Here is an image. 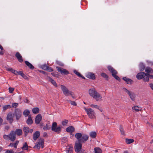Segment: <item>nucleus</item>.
<instances>
[{"label": "nucleus", "mask_w": 153, "mask_h": 153, "mask_svg": "<svg viewBox=\"0 0 153 153\" xmlns=\"http://www.w3.org/2000/svg\"><path fill=\"white\" fill-rule=\"evenodd\" d=\"M88 92L90 95L95 99L97 101L101 100L102 98L101 95L97 92L94 88L89 89Z\"/></svg>", "instance_id": "obj_1"}, {"label": "nucleus", "mask_w": 153, "mask_h": 153, "mask_svg": "<svg viewBox=\"0 0 153 153\" xmlns=\"http://www.w3.org/2000/svg\"><path fill=\"white\" fill-rule=\"evenodd\" d=\"M3 137L6 140H10L12 141H13L16 139V135L15 132L14 131H12L9 134L4 135Z\"/></svg>", "instance_id": "obj_2"}, {"label": "nucleus", "mask_w": 153, "mask_h": 153, "mask_svg": "<svg viewBox=\"0 0 153 153\" xmlns=\"http://www.w3.org/2000/svg\"><path fill=\"white\" fill-rule=\"evenodd\" d=\"M107 68L108 71L111 73L113 76L118 81H120V78L116 75V74H117V72L116 70L111 66H108Z\"/></svg>", "instance_id": "obj_3"}, {"label": "nucleus", "mask_w": 153, "mask_h": 153, "mask_svg": "<svg viewBox=\"0 0 153 153\" xmlns=\"http://www.w3.org/2000/svg\"><path fill=\"white\" fill-rule=\"evenodd\" d=\"M57 124L56 122H53L52 123L51 130L54 132L59 133L61 131V127L60 126H59L57 127Z\"/></svg>", "instance_id": "obj_4"}, {"label": "nucleus", "mask_w": 153, "mask_h": 153, "mask_svg": "<svg viewBox=\"0 0 153 153\" xmlns=\"http://www.w3.org/2000/svg\"><path fill=\"white\" fill-rule=\"evenodd\" d=\"M123 89L125 92H126L129 96L130 98L133 101L135 100L136 95L134 92L130 91L126 88H123Z\"/></svg>", "instance_id": "obj_5"}, {"label": "nucleus", "mask_w": 153, "mask_h": 153, "mask_svg": "<svg viewBox=\"0 0 153 153\" xmlns=\"http://www.w3.org/2000/svg\"><path fill=\"white\" fill-rule=\"evenodd\" d=\"M85 110L90 118L94 119L95 117V113L92 109L90 108L88 109L85 108Z\"/></svg>", "instance_id": "obj_6"}, {"label": "nucleus", "mask_w": 153, "mask_h": 153, "mask_svg": "<svg viewBox=\"0 0 153 153\" xmlns=\"http://www.w3.org/2000/svg\"><path fill=\"white\" fill-rule=\"evenodd\" d=\"M56 68L58 71L61 74L67 75L69 74V72L68 71L63 68L56 67Z\"/></svg>", "instance_id": "obj_7"}, {"label": "nucleus", "mask_w": 153, "mask_h": 153, "mask_svg": "<svg viewBox=\"0 0 153 153\" xmlns=\"http://www.w3.org/2000/svg\"><path fill=\"white\" fill-rule=\"evenodd\" d=\"M82 147V144L79 142L76 141L74 146L75 151L77 153L79 152L81 149Z\"/></svg>", "instance_id": "obj_8"}, {"label": "nucleus", "mask_w": 153, "mask_h": 153, "mask_svg": "<svg viewBox=\"0 0 153 153\" xmlns=\"http://www.w3.org/2000/svg\"><path fill=\"white\" fill-rule=\"evenodd\" d=\"M60 86L65 96H68L69 95H70L72 92L71 91H69L68 89L65 86L63 85H61Z\"/></svg>", "instance_id": "obj_9"}, {"label": "nucleus", "mask_w": 153, "mask_h": 153, "mask_svg": "<svg viewBox=\"0 0 153 153\" xmlns=\"http://www.w3.org/2000/svg\"><path fill=\"white\" fill-rule=\"evenodd\" d=\"M89 136L87 135L82 134L81 138L79 139V142L81 143H85L88 139Z\"/></svg>", "instance_id": "obj_10"}, {"label": "nucleus", "mask_w": 153, "mask_h": 153, "mask_svg": "<svg viewBox=\"0 0 153 153\" xmlns=\"http://www.w3.org/2000/svg\"><path fill=\"white\" fill-rule=\"evenodd\" d=\"M44 140L43 139H40L37 144L35 145V147L37 149H39L40 147L42 148L44 147Z\"/></svg>", "instance_id": "obj_11"}, {"label": "nucleus", "mask_w": 153, "mask_h": 153, "mask_svg": "<svg viewBox=\"0 0 153 153\" xmlns=\"http://www.w3.org/2000/svg\"><path fill=\"white\" fill-rule=\"evenodd\" d=\"M22 112L21 110L18 108L16 109L15 110V115L16 117V119L18 120L21 117Z\"/></svg>", "instance_id": "obj_12"}, {"label": "nucleus", "mask_w": 153, "mask_h": 153, "mask_svg": "<svg viewBox=\"0 0 153 153\" xmlns=\"http://www.w3.org/2000/svg\"><path fill=\"white\" fill-rule=\"evenodd\" d=\"M42 119V117L41 114H38L35 119V122L36 124H39Z\"/></svg>", "instance_id": "obj_13"}, {"label": "nucleus", "mask_w": 153, "mask_h": 153, "mask_svg": "<svg viewBox=\"0 0 153 153\" xmlns=\"http://www.w3.org/2000/svg\"><path fill=\"white\" fill-rule=\"evenodd\" d=\"M146 74L144 72H140L137 74L136 76L137 78L138 79H141L145 76Z\"/></svg>", "instance_id": "obj_14"}, {"label": "nucleus", "mask_w": 153, "mask_h": 153, "mask_svg": "<svg viewBox=\"0 0 153 153\" xmlns=\"http://www.w3.org/2000/svg\"><path fill=\"white\" fill-rule=\"evenodd\" d=\"M15 56L17 59L18 61L20 62L23 61L22 57L19 52H17L15 54Z\"/></svg>", "instance_id": "obj_15"}, {"label": "nucleus", "mask_w": 153, "mask_h": 153, "mask_svg": "<svg viewBox=\"0 0 153 153\" xmlns=\"http://www.w3.org/2000/svg\"><path fill=\"white\" fill-rule=\"evenodd\" d=\"M13 116L12 113H9L8 114L7 116V120L9 121L10 123H11L13 121Z\"/></svg>", "instance_id": "obj_16"}, {"label": "nucleus", "mask_w": 153, "mask_h": 153, "mask_svg": "<svg viewBox=\"0 0 153 153\" xmlns=\"http://www.w3.org/2000/svg\"><path fill=\"white\" fill-rule=\"evenodd\" d=\"M66 130L68 132H69L70 133V134H71L74 131L75 128L73 126H70L67 127Z\"/></svg>", "instance_id": "obj_17"}, {"label": "nucleus", "mask_w": 153, "mask_h": 153, "mask_svg": "<svg viewBox=\"0 0 153 153\" xmlns=\"http://www.w3.org/2000/svg\"><path fill=\"white\" fill-rule=\"evenodd\" d=\"M86 77L90 79H95V76L94 74L89 73L86 76Z\"/></svg>", "instance_id": "obj_18"}, {"label": "nucleus", "mask_w": 153, "mask_h": 153, "mask_svg": "<svg viewBox=\"0 0 153 153\" xmlns=\"http://www.w3.org/2000/svg\"><path fill=\"white\" fill-rule=\"evenodd\" d=\"M123 79L128 84H131L133 82V81L131 79L128 78L126 77H123Z\"/></svg>", "instance_id": "obj_19"}, {"label": "nucleus", "mask_w": 153, "mask_h": 153, "mask_svg": "<svg viewBox=\"0 0 153 153\" xmlns=\"http://www.w3.org/2000/svg\"><path fill=\"white\" fill-rule=\"evenodd\" d=\"M40 132L38 131H36L33 134V139L36 140L40 136Z\"/></svg>", "instance_id": "obj_20"}, {"label": "nucleus", "mask_w": 153, "mask_h": 153, "mask_svg": "<svg viewBox=\"0 0 153 153\" xmlns=\"http://www.w3.org/2000/svg\"><path fill=\"white\" fill-rule=\"evenodd\" d=\"M48 78L49 81H50L53 85L55 86L56 87H57L56 82L53 79L49 76L48 77Z\"/></svg>", "instance_id": "obj_21"}, {"label": "nucleus", "mask_w": 153, "mask_h": 153, "mask_svg": "<svg viewBox=\"0 0 153 153\" xmlns=\"http://www.w3.org/2000/svg\"><path fill=\"white\" fill-rule=\"evenodd\" d=\"M14 132L15 133V134H16L18 136H20L22 134V130L20 129H16Z\"/></svg>", "instance_id": "obj_22"}, {"label": "nucleus", "mask_w": 153, "mask_h": 153, "mask_svg": "<svg viewBox=\"0 0 153 153\" xmlns=\"http://www.w3.org/2000/svg\"><path fill=\"white\" fill-rule=\"evenodd\" d=\"M145 71L148 74H152L153 73L152 69L149 67H147L146 68Z\"/></svg>", "instance_id": "obj_23"}, {"label": "nucleus", "mask_w": 153, "mask_h": 153, "mask_svg": "<svg viewBox=\"0 0 153 153\" xmlns=\"http://www.w3.org/2000/svg\"><path fill=\"white\" fill-rule=\"evenodd\" d=\"M74 72L76 75L78 77H81L83 79H85V78L84 76H82V75L79 72H78L76 70H74Z\"/></svg>", "instance_id": "obj_24"}, {"label": "nucleus", "mask_w": 153, "mask_h": 153, "mask_svg": "<svg viewBox=\"0 0 153 153\" xmlns=\"http://www.w3.org/2000/svg\"><path fill=\"white\" fill-rule=\"evenodd\" d=\"M23 131L25 136H26L29 132V128L27 127H24L23 128Z\"/></svg>", "instance_id": "obj_25"}, {"label": "nucleus", "mask_w": 153, "mask_h": 153, "mask_svg": "<svg viewBox=\"0 0 153 153\" xmlns=\"http://www.w3.org/2000/svg\"><path fill=\"white\" fill-rule=\"evenodd\" d=\"M82 135V134L80 133H76L75 135V137L76 138L78 139V141L77 142H79V140L81 138Z\"/></svg>", "instance_id": "obj_26"}, {"label": "nucleus", "mask_w": 153, "mask_h": 153, "mask_svg": "<svg viewBox=\"0 0 153 153\" xmlns=\"http://www.w3.org/2000/svg\"><path fill=\"white\" fill-rule=\"evenodd\" d=\"M32 111L33 113L36 114L39 113V109L37 107L33 108L32 109Z\"/></svg>", "instance_id": "obj_27"}, {"label": "nucleus", "mask_w": 153, "mask_h": 153, "mask_svg": "<svg viewBox=\"0 0 153 153\" xmlns=\"http://www.w3.org/2000/svg\"><path fill=\"white\" fill-rule=\"evenodd\" d=\"M94 153H102V151L99 147H95L94 149Z\"/></svg>", "instance_id": "obj_28"}, {"label": "nucleus", "mask_w": 153, "mask_h": 153, "mask_svg": "<svg viewBox=\"0 0 153 153\" xmlns=\"http://www.w3.org/2000/svg\"><path fill=\"white\" fill-rule=\"evenodd\" d=\"M125 141L127 144H130L134 142V140L132 139H125Z\"/></svg>", "instance_id": "obj_29"}, {"label": "nucleus", "mask_w": 153, "mask_h": 153, "mask_svg": "<svg viewBox=\"0 0 153 153\" xmlns=\"http://www.w3.org/2000/svg\"><path fill=\"white\" fill-rule=\"evenodd\" d=\"M73 149V148L72 147H71L70 146H68L67 147L66 149V152L67 153H71L72 150Z\"/></svg>", "instance_id": "obj_30"}, {"label": "nucleus", "mask_w": 153, "mask_h": 153, "mask_svg": "<svg viewBox=\"0 0 153 153\" xmlns=\"http://www.w3.org/2000/svg\"><path fill=\"white\" fill-rule=\"evenodd\" d=\"M139 67L140 71H143L145 69V66L143 63H141L139 65Z\"/></svg>", "instance_id": "obj_31"}, {"label": "nucleus", "mask_w": 153, "mask_h": 153, "mask_svg": "<svg viewBox=\"0 0 153 153\" xmlns=\"http://www.w3.org/2000/svg\"><path fill=\"white\" fill-rule=\"evenodd\" d=\"M51 128V125L48 124H46V125L44 126L43 128L44 130L45 131L47 130H49Z\"/></svg>", "instance_id": "obj_32"}, {"label": "nucleus", "mask_w": 153, "mask_h": 153, "mask_svg": "<svg viewBox=\"0 0 153 153\" xmlns=\"http://www.w3.org/2000/svg\"><path fill=\"white\" fill-rule=\"evenodd\" d=\"M97 136V133L95 131H92L91 132L90 134V136L91 137L93 138H95Z\"/></svg>", "instance_id": "obj_33"}, {"label": "nucleus", "mask_w": 153, "mask_h": 153, "mask_svg": "<svg viewBox=\"0 0 153 153\" xmlns=\"http://www.w3.org/2000/svg\"><path fill=\"white\" fill-rule=\"evenodd\" d=\"M28 149V146L27 143H25L22 147V149L24 150H27Z\"/></svg>", "instance_id": "obj_34"}, {"label": "nucleus", "mask_w": 153, "mask_h": 153, "mask_svg": "<svg viewBox=\"0 0 153 153\" xmlns=\"http://www.w3.org/2000/svg\"><path fill=\"white\" fill-rule=\"evenodd\" d=\"M119 129L121 133V134L122 135H125V132L124 130L123 127L122 125H120L119 127Z\"/></svg>", "instance_id": "obj_35"}, {"label": "nucleus", "mask_w": 153, "mask_h": 153, "mask_svg": "<svg viewBox=\"0 0 153 153\" xmlns=\"http://www.w3.org/2000/svg\"><path fill=\"white\" fill-rule=\"evenodd\" d=\"M11 108V106L10 105H7L3 106V110L5 111L8 108Z\"/></svg>", "instance_id": "obj_36"}, {"label": "nucleus", "mask_w": 153, "mask_h": 153, "mask_svg": "<svg viewBox=\"0 0 153 153\" xmlns=\"http://www.w3.org/2000/svg\"><path fill=\"white\" fill-rule=\"evenodd\" d=\"M101 76L102 77L105 78L106 80H108L109 79L108 76L106 74L104 73H102L101 74Z\"/></svg>", "instance_id": "obj_37"}, {"label": "nucleus", "mask_w": 153, "mask_h": 153, "mask_svg": "<svg viewBox=\"0 0 153 153\" xmlns=\"http://www.w3.org/2000/svg\"><path fill=\"white\" fill-rule=\"evenodd\" d=\"M23 115L25 117H27L29 115V110L27 109L25 110L23 112Z\"/></svg>", "instance_id": "obj_38"}, {"label": "nucleus", "mask_w": 153, "mask_h": 153, "mask_svg": "<svg viewBox=\"0 0 153 153\" xmlns=\"http://www.w3.org/2000/svg\"><path fill=\"white\" fill-rule=\"evenodd\" d=\"M68 122V120H63L62 123V125L63 126H66Z\"/></svg>", "instance_id": "obj_39"}, {"label": "nucleus", "mask_w": 153, "mask_h": 153, "mask_svg": "<svg viewBox=\"0 0 153 153\" xmlns=\"http://www.w3.org/2000/svg\"><path fill=\"white\" fill-rule=\"evenodd\" d=\"M139 108L137 106H135L134 107H133L132 108V109L133 110H135L136 111H140V109H139Z\"/></svg>", "instance_id": "obj_40"}, {"label": "nucleus", "mask_w": 153, "mask_h": 153, "mask_svg": "<svg viewBox=\"0 0 153 153\" xmlns=\"http://www.w3.org/2000/svg\"><path fill=\"white\" fill-rule=\"evenodd\" d=\"M149 78L148 76L146 74L145 76L144 77V80L145 82H148L149 81Z\"/></svg>", "instance_id": "obj_41"}, {"label": "nucleus", "mask_w": 153, "mask_h": 153, "mask_svg": "<svg viewBox=\"0 0 153 153\" xmlns=\"http://www.w3.org/2000/svg\"><path fill=\"white\" fill-rule=\"evenodd\" d=\"M56 63L59 65L61 66H64V64L61 62L59 61H56Z\"/></svg>", "instance_id": "obj_42"}, {"label": "nucleus", "mask_w": 153, "mask_h": 153, "mask_svg": "<svg viewBox=\"0 0 153 153\" xmlns=\"http://www.w3.org/2000/svg\"><path fill=\"white\" fill-rule=\"evenodd\" d=\"M67 101H68L70 102L71 104L72 105H74V106H76L77 105V104H76V103L74 101H71V100H68Z\"/></svg>", "instance_id": "obj_43"}, {"label": "nucleus", "mask_w": 153, "mask_h": 153, "mask_svg": "<svg viewBox=\"0 0 153 153\" xmlns=\"http://www.w3.org/2000/svg\"><path fill=\"white\" fill-rule=\"evenodd\" d=\"M15 144L14 143H10V144L8 146H11L12 147H14L15 148H16L17 146H15Z\"/></svg>", "instance_id": "obj_44"}, {"label": "nucleus", "mask_w": 153, "mask_h": 153, "mask_svg": "<svg viewBox=\"0 0 153 153\" xmlns=\"http://www.w3.org/2000/svg\"><path fill=\"white\" fill-rule=\"evenodd\" d=\"M8 89L9 92L10 93H12L14 91V89L13 88L9 87Z\"/></svg>", "instance_id": "obj_45"}, {"label": "nucleus", "mask_w": 153, "mask_h": 153, "mask_svg": "<svg viewBox=\"0 0 153 153\" xmlns=\"http://www.w3.org/2000/svg\"><path fill=\"white\" fill-rule=\"evenodd\" d=\"M90 106L92 108H94L97 109L99 108V106L97 105L91 104Z\"/></svg>", "instance_id": "obj_46"}, {"label": "nucleus", "mask_w": 153, "mask_h": 153, "mask_svg": "<svg viewBox=\"0 0 153 153\" xmlns=\"http://www.w3.org/2000/svg\"><path fill=\"white\" fill-rule=\"evenodd\" d=\"M18 105V103H13L12 104V107L13 108H16Z\"/></svg>", "instance_id": "obj_47"}, {"label": "nucleus", "mask_w": 153, "mask_h": 153, "mask_svg": "<svg viewBox=\"0 0 153 153\" xmlns=\"http://www.w3.org/2000/svg\"><path fill=\"white\" fill-rule=\"evenodd\" d=\"M47 70L50 72L53 71V69L51 67L49 66H48Z\"/></svg>", "instance_id": "obj_48"}, {"label": "nucleus", "mask_w": 153, "mask_h": 153, "mask_svg": "<svg viewBox=\"0 0 153 153\" xmlns=\"http://www.w3.org/2000/svg\"><path fill=\"white\" fill-rule=\"evenodd\" d=\"M48 66L46 65H44L42 66V68L43 69L45 70H47V69Z\"/></svg>", "instance_id": "obj_49"}, {"label": "nucleus", "mask_w": 153, "mask_h": 153, "mask_svg": "<svg viewBox=\"0 0 153 153\" xmlns=\"http://www.w3.org/2000/svg\"><path fill=\"white\" fill-rule=\"evenodd\" d=\"M7 71H10L12 73H13V72L14 70L12 68H9L7 69Z\"/></svg>", "instance_id": "obj_50"}, {"label": "nucleus", "mask_w": 153, "mask_h": 153, "mask_svg": "<svg viewBox=\"0 0 153 153\" xmlns=\"http://www.w3.org/2000/svg\"><path fill=\"white\" fill-rule=\"evenodd\" d=\"M33 123V121L31 117V116L29 115V124H32Z\"/></svg>", "instance_id": "obj_51"}, {"label": "nucleus", "mask_w": 153, "mask_h": 153, "mask_svg": "<svg viewBox=\"0 0 153 153\" xmlns=\"http://www.w3.org/2000/svg\"><path fill=\"white\" fill-rule=\"evenodd\" d=\"M147 75L149 77V78H150L151 79H152L153 78V75H150L149 74H147Z\"/></svg>", "instance_id": "obj_52"}, {"label": "nucleus", "mask_w": 153, "mask_h": 153, "mask_svg": "<svg viewBox=\"0 0 153 153\" xmlns=\"http://www.w3.org/2000/svg\"><path fill=\"white\" fill-rule=\"evenodd\" d=\"M29 68L31 69H33L34 68V66L29 62Z\"/></svg>", "instance_id": "obj_53"}, {"label": "nucleus", "mask_w": 153, "mask_h": 153, "mask_svg": "<svg viewBox=\"0 0 153 153\" xmlns=\"http://www.w3.org/2000/svg\"><path fill=\"white\" fill-rule=\"evenodd\" d=\"M21 76L25 79H27V77L23 73V74H22V75Z\"/></svg>", "instance_id": "obj_54"}, {"label": "nucleus", "mask_w": 153, "mask_h": 153, "mask_svg": "<svg viewBox=\"0 0 153 153\" xmlns=\"http://www.w3.org/2000/svg\"><path fill=\"white\" fill-rule=\"evenodd\" d=\"M149 85L151 89L153 91V83H150Z\"/></svg>", "instance_id": "obj_55"}, {"label": "nucleus", "mask_w": 153, "mask_h": 153, "mask_svg": "<svg viewBox=\"0 0 153 153\" xmlns=\"http://www.w3.org/2000/svg\"><path fill=\"white\" fill-rule=\"evenodd\" d=\"M39 71L40 72V73H41L43 74H47V73L45 71Z\"/></svg>", "instance_id": "obj_56"}, {"label": "nucleus", "mask_w": 153, "mask_h": 153, "mask_svg": "<svg viewBox=\"0 0 153 153\" xmlns=\"http://www.w3.org/2000/svg\"><path fill=\"white\" fill-rule=\"evenodd\" d=\"M70 95L71 97L74 99L75 98V96L74 95V94H73V93L72 92H71V94H70Z\"/></svg>", "instance_id": "obj_57"}, {"label": "nucleus", "mask_w": 153, "mask_h": 153, "mask_svg": "<svg viewBox=\"0 0 153 153\" xmlns=\"http://www.w3.org/2000/svg\"><path fill=\"white\" fill-rule=\"evenodd\" d=\"M6 153H13V150H7Z\"/></svg>", "instance_id": "obj_58"}, {"label": "nucleus", "mask_w": 153, "mask_h": 153, "mask_svg": "<svg viewBox=\"0 0 153 153\" xmlns=\"http://www.w3.org/2000/svg\"><path fill=\"white\" fill-rule=\"evenodd\" d=\"M23 73L22 72V71H19L18 72V74L19 75H20L22 76V74H23Z\"/></svg>", "instance_id": "obj_59"}, {"label": "nucleus", "mask_w": 153, "mask_h": 153, "mask_svg": "<svg viewBox=\"0 0 153 153\" xmlns=\"http://www.w3.org/2000/svg\"><path fill=\"white\" fill-rule=\"evenodd\" d=\"M3 122L2 119L0 117V126L1 125Z\"/></svg>", "instance_id": "obj_60"}, {"label": "nucleus", "mask_w": 153, "mask_h": 153, "mask_svg": "<svg viewBox=\"0 0 153 153\" xmlns=\"http://www.w3.org/2000/svg\"><path fill=\"white\" fill-rule=\"evenodd\" d=\"M10 128V127L8 126H6L5 127V129L8 130Z\"/></svg>", "instance_id": "obj_61"}, {"label": "nucleus", "mask_w": 153, "mask_h": 153, "mask_svg": "<svg viewBox=\"0 0 153 153\" xmlns=\"http://www.w3.org/2000/svg\"><path fill=\"white\" fill-rule=\"evenodd\" d=\"M47 134L46 132H44L43 134V136L44 137H47Z\"/></svg>", "instance_id": "obj_62"}, {"label": "nucleus", "mask_w": 153, "mask_h": 153, "mask_svg": "<svg viewBox=\"0 0 153 153\" xmlns=\"http://www.w3.org/2000/svg\"><path fill=\"white\" fill-rule=\"evenodd\" d=\"M18 72L14 70L13 72V73L15 75H17L18 74Z\"/></svg>", "instance_id": "obj_63"}, {"label": "nucleus", "mask_w": 153, "mask_h": 153, "mask_svg": "<svg viewBox=\"0 0 153 153\" xmlns=\"http://www.w3.org/2000/svg\"><path fill=\"white\" fill-rule=\"evenodd\" d=\"M80 153H86V152H85V151L84 150H81L80 151Z\"/></svg>", "instance_id": "obj_64"}]
</instances>
